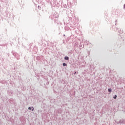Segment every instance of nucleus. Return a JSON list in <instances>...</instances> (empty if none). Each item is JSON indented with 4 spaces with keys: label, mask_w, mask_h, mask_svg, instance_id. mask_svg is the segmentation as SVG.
Here are the masks:
<instances>
[{
    "label": "nucleus",
    "mask_w": 125,
    "mask_h": 125,
    "mask_svg": "<svg viewBox=\"0 0 125 125\" xmlns=\"http://www.w3.org/2000/svg\"><path fill=\"white\" fill-rule=\"evenodd\" d=\"M28 110H32V107H28Z\"/></svg>",
    "instance_id": "obj_5"
},
{
    "label": "nucleus",
    "mask_w": 125,
    "mask_h": 125,
    "mask_svg": "<svg viewBox=\"0 0 125 125\" xmlns=\"http://www.w3.org/2000/svg\"><path fill=\"white\" fill-rule=\"evenodd\" d=\"M74 74H76V72H75V73Z\"/></svg>",
    "instance_id": "obj_7"
},
{
    "label": "nucleus",
    "mask_w": 125,
    "mask_h": 125,
    "mask_svg": "<svg viewBox=\"0 0 125 125\" xmlns=\"http://www.w3.org/2000/svg\"><path fill=\"white\" fill-rule=\"evenodd\" d=\"M31 110H32V111H33L34 110V107H31Z\"/></svg>",
    "instance_id": "obj_6"
},
{
    "label": "nucleus",
    "mask_w": 125,
    "mask_h": 125,
    "mask_svg": "<svg viewBox=\"0 0 125 125\" xmlns=\"http://www.w3.org/2000/svg\"><path fill=\"white\" fill-rule=\"evenodd\" d=\"M114 99H117V95H115V96L113 97Z\"/></svg>",
    "instance_id": "obj_4"
},
{
    "label": "nucleus",
    "mask_w": 125,
    "mask_h": 125,
    "mask_svg": "<svg viewBox=\"0 0 125 125\" xmlns=\"http://www.w3.org/2000/svg\"><path fill=\"white\" fill-rule=\"evenodd\" d=\"M62 65H63V66H67V64L65 63H63Z\"/></svg>",
    "instance_id": "obj_3"
},
{
    "label": "nucleus",
    "mask_w": 125,
    "mask_h": 125,
    "mask_svg": "<svg viewBox=\"0 0 125 125\" xmlns=\"http://www.w3.org/2000/svg\"><path fill=\"white\" fill-rule=\"evenodd\" d=\"M65 60H69V57H64Z\"/></svg>",
    "instance_id": "obj_1"
},
{
    "label": "nucleus",
    "mask_w": 125,
    "mask_h": 125,
    "mask_svg": "<svg viewBox=\"0 0 125 125\" xmlns=\"http://www.w3.org/2000/svg\"><path fill=\"white\" fill-rule=\"evenodd\" d=\"M108 90L109 92H111V91H112V89L111 88H109L108 89Z\"/></svg>",
    "instance_id": "obj_2"
}]
</instances>
